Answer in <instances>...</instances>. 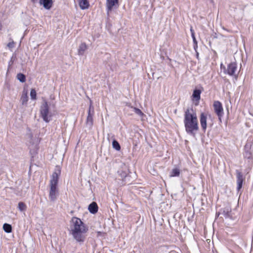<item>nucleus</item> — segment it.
<instances>
[{"instance_id": "nucleus-1", "label": "nucleus", "mask_w": 253, "mask_h": 253, "mask_svg": "<svg viewBox=\"0 0 253 253\" xmlns=\"http://www.w3.org/2000/svg\"><path fill=\"white\" fill-rule=\"evenodd\" d=\"M88 227L79 218H72L70 224V233L79 243H83L87 236Z\"/></svg>"}, {"instance_id": "nucleus-2", "label": "nucleus", "mask_w": 253, "mask_h": 253, "mask_svg": "<svg viewBox=\"0 0 253 253\" xmlns=\"http://www.w3.org/2000/svg\"><path fill=\"white\" fill-rule=\"evenodd\" d=\"M184 123L187 133L195 135L199 130L198 122L196 113L187 109L184 113Z\"/></svg>"}, {"instance_id": "nucleus-3", "label": "nucleus", "mask_w": 253, "mask_h": 253, "mask_svg": "<svg viewBox=\"0 0 253 253\" xmlns=\"http://www.w3.org/2000/svg\"><path fill=\"white\" fill-rule=\"evenodd\" d=\"M60 174L61 169L60 167H56L49 182V198L51 202L55 201L59 195L57 185Z\"/></svg>"}, {"instance_id": "nucleus-4", "label": "nucleus", "mask_w": 253, "mask_h": 253, "mask_svg": "<svg viewBox=\"0 0 253 253\" xmlns=\"http://www.w3.org/2000/svg\"><path fill=\"white\" fill-rule=\"evenodd\" d=\"M40 113L44 121L48 123L50 121V118L52 115L49 111L47 102L45 100H44L41 106Z\"/></svg>"}, {"instance_id": "nucleus-5", "label": "nucleus", "mask_w": 253, "mask_h": 253, "mask_svg": "<svg viewBox=\"0 0 253 253\" xmlns=\"http://www.w3.org/2000/svg\"><path fill=\"white\" fill-rule=\"evenodd\" d=\"M215 113L217 115L220 122H221V118L223 117L224 112L222 104L219 101H215L213 104Z\"/></svg>"}, {"instance_id": "nucleus-6", "label": "nucleus", "mask_w": 253, "mask_h": 253, "mask_svg": "<svg viewBox=\"0 0 253 253\" xmlns=\"http://www.w3.org/2000/svg\"><path fill=\"white\" fill-rule=\"evenodd\" d=\"M119 6V0H106V6L107 14L110 13L114 8H117Z\"/></svg>"}, {"instance_id": "nucleus-7", "label": "nucleus", "mask_w": 253, "mask_h": 253, "mask_svg": "<svg viewBox=\"0 0 253 253\" xmlns=\"http://www.w3.org/2000/svg\"><path fill=\"white\" fill-rule=\"evenodd\" d=\"M237 66L235 62H231L227 66V69H225L224 73L227 74L230 76L235 75V72L237 70Z\"/></svg>"}, {"instance_id": "nucleus-8", "label": "nucleus", "mask_w": 253, "mask_h": 253, "mask_svg": "<svg viewBox=\"0 0 253 253\" xmlns=\"http://www.w3.org/2000/svg\"><path fill=\"white\" fill-rule=\"evenodd\" d=\"M207 118L206 115L204 113H201L200 117V124L204 132H205L207 126Z\"/></svg>"}, {"instance_id": "nucleus-9", "label": "nucleus", "mask_w": 253, "mask_h": 253, "mask_svg": "<svg viewBox=\"0 0 253 253\" xmlns=\"http://www.w3.org/2000/svg\"><path fill=\"white\" fill-rule=\"evenodd\" d=\"M243 181V176L242 173L239 171H237V189L238 191L240 190V189L242 188Z\"/></svg>"}, {"instance_id": "nucleus-10", "label": "nucleus", "mask_w": 253, "mask_h": 253, "mask_svg": "<svg viewBox=\"0 0 253 253\" xmlns=\"http://www.w3.org/2000/svg\"><path fill=\"white\" fill-rule=\"evenodd\" d=\"M39 3L45 9L49 10L52 7L53 1L52 0H40Z\"/></svg>"}, {"instance_id": "nucleus-11", "label": "nucleus", "mask_w": 253, "mask_h": 253, "mask_svg": "<svg viewBox=\"0 0 253 253\" xmlns=\"http://www.w3.org/2000/svg\"><path fill=\"white\" fill-rule=\"evenodd\" d=\"M202 93V91L200 89H195L193 91V93L192 94L193 100L196 101L197 103L196 105L199 103V100L201 98V94Z\"/></svg>"}, {"instance_id": "nucleus-12", "label": "nucleus", "mask_w": 253, "mask_h": 253, "mask_svg": "<svg viewBox=\"0 0 253 253\" xmlns=\"http://www.w3.org/2000/svg\"><path fill=\"white\" fill-rule=\"evenodd\" d=\"M98 206L95 202L91 203L89 206L88 208V210L89 212L92 214L96 213L98 211Z\"/></svg>"}, {"instance_id": "nucleus-13", "label": "nucleus", "mask_w": 253, "mask_h": 253, "mask_svg": "<svg viewBox=\"0 0 253 253\" xmlns=\"http://www.w3.org/2000/svg\"><path fill=\"white\" fill-rule=\"evenodd\" d=\"M79 4L82 9H86L89 7V4L88 0H79Z\"/></svg>"}, {"instance_id": "nucleus-14", "label": "nucleus", "mask_w": 253, "mask_h": 253, "mask_svg": "<svg viewBox=\"0 0 253 253\" xmlns=\"http://www.w3.org/2000/svg\"><path fill=\"white\" fill-rule=\"evenodd\" d=\"M87 48V46L86 44L84 42L82 43L79 46L78 49V54L80 55H84Z\"/></svg>"}, {"instance_id": "nucleus-15", "label": "nucleus", "mask_w": 253, "mask_h": 253, "mask_svg": "<svg viewBox=\"0 0 253 253\" xmlns=\"http://www.w3.org/2000/svg\"><path fill=\"white\" fill-rule=\"evenodd\" d=\"M128 106L132 109L133 111L140 117L143 118L145 116L144 113L139 109L134 107L130 105H128Z\"/></svg>"}, {"instance_id": "nucleus-16", "label": "nucleus", "mask_w": 253, "mask_h": 253, "mask_svg": "<svg viewBox=\"0 0 253 253\" xmlns=\"http://www.w3.org/2000/svg\"><path fill=\"white\" fill-rule=\"evenodd\" d=\"M94 114L88 113V115L86 119V125L89 127H91L93 125V116Z\"/></svg>"}, {"instance_id": "nucleus-17", "label": "nucleus", "mask_w": 253, "mask_h": 253, "mask_svg": "<svg viewBox=\"0 0 253 253\" xmlns=\"http://www.w3.org/2000/svg\"><path fill=\"white\" fill-rule=\"evenodd\" d=\"M28 101V97L27 92H23L20 101L22 105H26Z\"/></svg>"}, {"instance_id": "nucleus-18", "label": "nucleus", "mask_w": 253, "mask_h": 253, "mask_svg": "<svg viewBox=\"0 0 253 253\" xmlns=\"http://www.w3.org/2000/svg\"><path fill=\"white\" fill-rule=\"evenodd\" d=\"M3 229L4 231L6 233H10L12 231V227L11 225L7 224V223H4L3 225Z\"/></svg>"}, {"instance_id": "nucleus-19", "label": "nucleus", "mask_w": 253, "mask_h": 253, "mask_svg": "<svg viewBox=\"0 0 253 253\" xmlns=\"http://www.w3.org/2000/svg\"><path fill=\"white\" fill-rule=\"evenodd\" d=\"M179 174H180L179 169L177 168H175V169H172V170H171V171L170 172V176L171 177L178 176L179 175Z\"/></svg>"}, {"instance_id": "nucleus-20", "label": "nucleus", "mask_w": 253, "mask_h": 253, "mask_svg": "<svg viewBox=\"0 0 253 253\" xmlns=\"http://www.w3.org/2000/svg\"><path fill=\"white\" fill-rule=\"evenodd\" d=\"M112 146L113 148L117 151H120L121 149L120 145L119 144V142L116 140H114L113 141Z\"/></svg>"}, {"instance_id": "nucleus-21", "label": "nucleus", "mask_w": 253, "mask_h": 253, "mask_svg": "<svg viewBox=\"0 0 253 253\" xmlns=\"http://www.w3.org/2000/svg\"><path fill=\"white\" fill-rule=\"evenodd\" d=\"M17 78L21 83H24L26 81V77L22 73L18 74L17 75Z\"/></svg>"}, {"instance_id": "nucleus-22", "label": "nucleus", "mask_w": 253, "mask_h": 253, "mask_svg": "<svg viewBox=\"0 0 253 253\" xmlns=\"http://www.w3.org/2000/svg\"><path fill=\"white\" fill-rule=\"evenodd\" d=\"M30 96L32 99L35 100L36 99L37 93L35 89H32L31 90Z\"/></svg>"}, {"instance_id": "nucleus-23", "label": "nucleus", "mask_w": 253, "mask_h": 253, "mask_svg": "<svg viewBox=\"0 0 253 253\" xmlns=\"http://www.w3.org/2000/svg\"><path fill=\"white\" fill-rule=\"evenodd\" d=\"M18 208L20 211H24L26 210V205L23 202H20L18 204Z\"/></svg>"}, {"instance_id": "nucleus-24", "label": "nucleus", "mask_w": 253, "mask_h": 253, "mask_svg": "<svg viewBox=\"0 0 253 253\" xmlns=\"http://www.w3.org/2000/svg\"><path fill=\"white\" fill-rule=\"evenodd\" d=\"M191 32L192 33V37L193 38V42L195 43L194 48H195V49H196V48L197 47V42L196 41V38H195V37L194 35V33L193 32V30L192 29H191Z\"/></svg>"}, {"instance_id": "nucleus-25", "label": "nucleus", "mask_w": 253, "mask_h": 253, "mask_svg": "<svg viewBox=\"0 0 253 253\" xmlns=\"http://www.w3.org/2000/svg\"><path fill=\"white\" fill-rule=\"evenodd\" d=\"M94 107L93 106V105H89V109H88V113H89V114H94Z\"/></svg>"}, {"instance_id": "nucleus-26", "label": "nucleus", "mask_w": 253, "mask_h": 253, "mask_svg": "<svg viewBox=\"0 0 253 253\" xmlns=\"http://www.w3.org/2000/svg\"><path fill=\"white\" fill-rule=\"evenodd\" d=\"M7 46H8L9 48H13V47L14 46V42H9L7 44Z\"/></svg>"}, {"instance_id": "nucleus-27", "label": "nucleus", "mask_w": 253, "mask_h": 253, "mask_svg": "<svg viewBox=\"0 0 253 253\" xmlns=\"http://www.w3.org/2000/svg\"><path fill=\"white\" fill-rule=\"evenodd\" d=\"M12 63H13V61H12V57L11 59V60L9 62V67L12 65Z\"/></svg>"}, {"instance_id": "nucleus-28", "label": "nucleus", "mask_w": 253, "mask_h": 253, "mask_svg": "<svg viewBox=\"0 0 253 253\" xmlns=\"http://www.w3.org/2000/svg\"><path fill=\"white\" fill-rule=\"evenodd\" d=\"M31 1L32 2L35 3L36 2H37V0H31Z\"/></svg>"}, {"instance_id": "nucleus-29", "label": "nucleus", "mask_w": 253, "mask_h": 253, "mask_svg": "<svg viewBox=\"0 0 253 253\" xmlns=\"http://www.w3.org/2000/svg\"><path fill=\"white\" fill-rule=\"evenodd\" d=\"M89 105H92V102L91 100H90V104Z\"/></svg>"}, {"instance_id": "nucleus-30", "label": "nucleus", "mask_w": 253, "mask_h": 253, "mask_svg": "<svg viewBox=\"0 0 253 253\" xmlns=\"http://www.w3.org/2000/svg\"><path fill=\"white\" fill-rule=\"evenodd\" d=\"M1 28H2V25H1V23H0V30L1 29Z\"/></svg>"}]
</instances>
